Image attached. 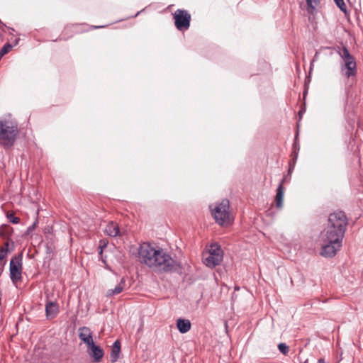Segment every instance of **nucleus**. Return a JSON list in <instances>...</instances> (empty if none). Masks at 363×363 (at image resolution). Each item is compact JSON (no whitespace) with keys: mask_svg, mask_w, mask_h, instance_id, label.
Instances as JSON below:
<instances>
[{"mask_svg":"<svg viewBox=\"0 0 363 363\" xmlns=\"http://www.w3.org/2000/svg\"><path fill=\"white\" fill-rule=\"evenodd\" d=\"M339 55L342 61L340 62V71L342 74L350 78L357 75V63L354 56L349 52L346 46H337L334 48Z\"/></svg>","mask_w":363,"mask_h":363,"instance_id":"3","label":"nucleus"},{"mask_svg":"<svg viewBox=\"0 0 363 363\" xmlns=\"http://www.w3.org/2000/svg\"><path fill=\"white\" fill-rule=\"evenodd\" d=\"M278 349H279V352L283 354H288V352L289 351V346L286 343H284V342H281L278 345Z\"/></svg>","mask_w":363,"mask_h":363,"instance_id":"21","label":"nucleus"},{"mask_svg":"<svg viewBox=\"0 0 363 363\" xmlns=\"http://www.w3.org/2000/svg\"><path fill=\"white\" fill-rule=\"evenodd\" d=\"M105 26H92V29H97V28H104Z\"/></svg>","mask_w":363,"mask_h":363,"instance_id":"29","label":"nucleus"},{"mask_svg":"<svg viewBox=\"0 0 363 363\" xmlns=\"http://www.w3.org/2000/svg\"><path fill=\"white\" fill-rule=\"evenodd\" d=\"M46 252L47 253H51L52 252L51 246H50L48 244L46 245Z\"/></svg>","mask_w":363,"mask_h":363,"instance_id":"28","label":"nucleus"},{"mask_svg":"<svg viewBox=\"0 0 363 363\" xmlns=\"http://www.w3.org/2000/svg\"><path fill=\"white\" fill-rule=\"evenodd\" d=\"M140 262L160 272L182 274V264L174 259L164 250L154 247L148 242H143L138 248Z\"/></svg>","mask_w":363,"mask_h":363,"instance_id":"1","label":"nucleus"},{"mask_svg":"<svg viewBox=\"0 0 363 363\" xmlns=\"http://www.w3.org/2000/svg\"><path fill=\"white\" fill-rule=\"evenodd\" d=\"M144 11V9H142L141 11L137 12L134 16H133V17H136L138 16L140 13H142L143 11Z\"/></svg>","mask_w":363,"mask_h":363,"instance_id":"31","label":"nucleus"},{"mask_svg":"<svg viewBox=\"0 0 363 363\" xmlns=\"http://www.w3.org/2000/svg\"><path fill=\"white\" fill-rule=\"evenodd\" d=\"M5 25L0 21V38L3 36V33L5 31Z\"/></svg>","mask_w":363,"mask_h":363,"instance_id":"27","label":"nucleus"},{"mask_svg":"<svg viewBox=\"0 0 363 363\" xmlns=\"http://www.w3.org/2000/svg\"><path fill=\"white\" fill-rule=\"evenodd\" d=\"M348 224L345 213L337 211L328 216V223L325 230L324 237L326 240H332L335 243L342 242Z\"/></svg>","mask_w":363,"mask_h":363,"instance_id":"2","label":"nucleus"},{"mask_svg":"<svg viewBox=\"0 0 363 363\" xmlns=\"http://www.w3.org/2000/svg\"><path fill=\"white\" fill-rule=\"evenodd\" d=\"M38 223V219H36L35 221L30 226H29L28 228L27 233H29L30 232L33 230L35 229V226L37 225Z\"/></svg>","mask_w":363,"mask_h":363,"instance_id":"26","label":"nucleus"},{"mask_svg":"<svg viewBox=\"0 0 363 363\" xmlns=\"http://www.w3.org/2000/svg\"><path fill=\"white\" fill-rule=\"evenodd\" d=\"M13 48V45L9 43H6L0 50L1 55H5L7 54Z\"/></svg>","mask_w":363,"mask_h":363,"instance_id":"24","label":"nucleus"},{"mask_svg":"<svg viewBox=\"0 0 363 363\" xmlns=\"http://www.w3.org/2000/svg\"><path fill=\"white\" fill-rule=\"evenodd\" d=\"M285 181V178H283L277 189L275 196V201H276V206L278 208H281L283 207V199H284V182Z\"/></svg>","mask_w":363,"mask_h":363,"instance_id":"13","label":"nucleus"},{"mask_svg":"<svg viewBox=\"0 0 363 363\" xmlns=\"http://www.w3.org/2000/svg\"><path fill=\"white\" fill-rule=\"evenodd\" d=\"M174 25L177 30L182 31L188 30L190 27L191 15L184 9H177L173 14Z\"/></svg>","mask_w":363,"mask_h":363,"instance_id":"6","label":"nucleus"},{"mask_svg":"<svg viewBox=\"0 0 363 363\" xmlns=\"http://www.w3.org/2000/svg\"><path fill=\"white\" fill-rule=\"evenodd\" d=\"M319 1V0H306L307 11L309 13H313L315 11V6L318 4Z\"/></svg>","mask_w":363,"mask_h":363,"instance_id":"20","label":"nucleus"},{"mask_svg":"<svg viewBox=\"0 0 363 363\" xmlns=\"http://www.w3.org/2000/svg\"><path fill=\"white\" fill-rule=\"evenodd\" d=\"M121 353V342L119 340H116L112 347L110 354L111 363H115L118 359Z\"/></svg>","mask_w":363,"mask_h":363,"instance_id":"15","label":"nucleus"},{"mask_svg":"<svg viewBox=\"0 0 363 363\" xmlns=\"http://www.w3.org/2000/svg\"><path fill=\"white\" fill-rule=\"evenodd\" d=\"M223 250L217 245H212L209 250V255L205 259V264L211 268L219 265L223 260Z\"/></svg>","mask_w":363,"mask_h":363,"instance_id":"8","label":"nucleus"},{"mask_svg":"<svg viewBox=\"0 0 363 363\" xmlns=\"http://www.w3.org/2000/svg\"><path fill=\"white\" fill-rule=\"evenodd\" d=\"M9 242H6L4 244V247H3L2 248H8L9 249Z\"/></svg>","mask_w":363,"mask_h":363,"instance_id":"32","label":"nucleus"},{"mask_svg":"<svg viewBox=\"0 0 363 363\" xmlns=\"http://www.w3.org/2000/svg\"><path fill=\"white\" fill-rule=\"evenodd\" d=\"M229 208L230 202L228 199H223L214 208H211V214L218 224L224 225L230 223Z\"/></svg>","mask_w":363,"mask_h":363,"instance_id":"5","label":"nucleus"},{"mask_svg":"<svg viewBox=\"0 0 363 363\" xmlns=\"http://www.w3.org/2000/svg\"><path fill=\"white\" fill-rule=\"evenodd\" d=\"M18 127L12 122L0 120V144L5 149L11 147L16 140Z\"/></svg>","mask_w":363,"mask_h":363,"instance_id":"4","label":"nucleus"},{"mask_svg":"<svg viewBox=\"0 0 363 363\" xmlns=\"http://www.w3.org/2000/svg\"><path fill=\"white\" fill-rule=\"evenodd\" d=\"M325 244L322 246L320 255L325 257H333L337 252L340 250L342 247V242L338 241V243L333 242L332 240H326L323 238Z\"/></svg>","mask_w":363,"mask_h":363,"instance_id":"9","label":"nucleus"},{"mask_svg":"<svg viewBox=\"0 0 363 363\" xmlns=\"http://www.w3.org/2000/svg\"><path fill=\"white\" fill-rule=\"evenodd\" d=\"M235 290H239V287L235 286Z\"/></svg>","mask_w":363,"mask_h":363,"instance_id":"36","label":"nucleus"},{"mask_svg":"<svg viewBox=\"0 0 363 363\" xmlns=\"http://www.w3.org/2000/svg\"><path fill=\"white\" fill-rule=\"evenodd\" d=\"M106 247V245L104 244V245H100L99 247L101 248V250L99 252V254H102V252H103V248Z\"/></svg>","mask_w":363,"mask_h":363,"instance_id":"30","label":"nucleus"},{"mask_svg":"<svg viewBox=\"0 0 363 363\" xmlns=\"http://www.w3.org/2000/svg\"><path fill=\"white\" fill-rule=\"evenodd\" d=\"M177 328L180 333L184 334L190 330L191 323L189 320L179 318L177 320Z\"/></svg>","mask_w":363,"mask_h":363,"instance_id":"14","label":"nucleus"},{"mask_svg":"<svg viewBox=\"0 0 363 363\" xmlns=\"http://www.w3.org/2000/svg\"><path fill=\"white\" fill-rule=\"evenodd\" d=\"M59 313V306L57 302L48 301L45 304V314L48 319H52Z\"/></svg>","mask_w":363,"mask_h":363,"instance_id":"12","label":"nucleus"},{"mask_svg":"<svg viewBox=\"0 0 363 363\" xmlns=\"http://www.w3.org/2000/svg\"><path fill=\"white\" fill-rule=\"evenodd\" d=\"M6 217L13 224H18L20 223V218L16 217L13 213H8Z\"/></svg>","mask_w":363,"mask_h":363,"instance_id":"23","label":"nucleus"},{"mask_svg":"<svg viewBox=\"0 0 363 363\" xmlns=\"http://www.w3.org/2000/svg\"><path fill=\"white\" fill-rule=\"evenodd\" d=\"M87 352L94 362H100L104 356V350L94 343L87 346Z\"/></svg>","mask_w":363,"mask_h":363,"instance_id":"10","label":"nucleus"},{"mask_svg":"<svg viewBox=\"0 0 363 363\" xmlns=\"http://www.w3.org/2000/svg\"><path fill=\"white\" fill-rule=\"evenodd\" d=\"M79 338L86 346L94 343L92 332L88 327L82 326L79 328Z\"/></svg>","mask_w":363,"mask_h":363,"instance_id":"11","label":"nucleus"},{"mask_svg":"<svg viewBox=\"0 0 363 363\" xmlns=\"http://www.w3.org/2000/svg\"><path fill=\"white\" fill-rule=\"evenodd\" d=\"M22 258L23 255L22 253H20L13 257L10 261V279L13 283H16L22 279Z\"/></svg>","mask_w":363,"mask_h":363,"instance_id":"7","label":"nucleus"},{"mask_svg":"<svg viewBox=\"0 0 363 363\" xmlns=\"http://www.w3.org/2000/svg\"><path fill=\"white\" fill-rule=\"evenodd\" d=\"M18 41H19V39H16V40H15V45H17V44L18 43Z\"/></svg>","mask_w":363,"mask_h":363,"instance_id":"35","label":"nucleus"},{"mask_svg":"<svg viewBox=\"0 0 363 363\" xmlns=\"http://www.w3.org/2000/svg\"><path fill=\"white\" fill-rule=\"evenodd\" d=\"M9 252L10 251L8 248H1L0 249V261L3 260Z\"/></svg>","mask_w":363,"mask_h":363,"instance_id":"25","label":"nucleus"},{"mask_svg":"<svg viewBox=\"0 0 363 363\" xmlns=\"http://www.w3.org/2000/svg\"><path fill=\"white\" fill-rule=\"evenodd\" d=\"M106 256H105L104 257H102V258H101V261H102L104 263H105V264L106 263Z\"/></svg>","mask_w":363,"mask_h":363,"instance_id":"33","label":"nucleus"},{"mask_svg":"<svg viewBox=\"0 0 363 363\" xmlns=\"http://www.w3.org/2000/svg\"><path fill=\"white\" fill-rule=\"evenodd\" d=\"M125 286V279L124 278H122L120 283L114 287V289H109L106 292L107 296H113L116 294H120L123 291Z\"/></svg>","mask_w":363,"mask_h":363,"instance_id":"16","label":"nucleus"},{"mask_svg":"<svg viewBox=\"0 0 363 363\" xmlns=\"http://www.w3.org/2000/svg\"><path fill=\"white\" fill-rule=\"evenodd\" d=\"M337 6L340 9L343 13L347 12V6L344 2V0H333Z\"/></svg>","mask_w":363,"mask_h":363,"instance_id":"22","label":"nucleus"},{"mask_svg":"<svg viewBox=\"0 0 363 363\" xmlns=\"http://www.w3.org/2000/svg\"><path fill=\"white\" fill-rule=\"evenodd\" d=\"M303 113V111L301 110L299 111L298 114L300 116V118L301 117V114Z\"/></svg>","mask_w":363,"mask_h":363,"instance_id":"34","label":"nucleus"},{"mask_svg":"<svg viewBox=\"0 0 363 363\" xmlns=\"http://www.w3.org/2000/svg\"><path fill=\"white\" fill-rule=\"evenodd\" d=\"M300 149V145L298 143V132L296 133L295 135V138L293 143V154L294 155V158L293 160L294 164L296 163L297 157H298V152Z\"/></svg>","mask_w":363,"mask_h":363,"instance_id":"18","label":"nucleus"},{"mask_svg":"<svg viewBox=\"0 0 363 363\" xmlns=\"http://www.w3.org/2000/svg\"><path fill=\"white\" fill-rule=\"evenodd\" d=\"M105 231L107 235L116 237L119 235L120 229L117 225L111 223L106 226Z\"/></svg>","mask_w":363,"mask_h":363,"instance_id":"17","label":"nucleus"},{"mask_svg":"<svg viewBox=\"0 0 363 363\" xmlns=\"http://www.w3.org/2000/svg\"><path fill=\"white\" fill-rule=\"evenodd\" d=\"M335 48H333V47H321L320 49L317 50L315 51V53L313 56V60H311V64H310V72L311 71L312 68H313V64L315 61L318 60L319 59V55L321 52L322 50H333Z\"/></svg>","mask_w":363,"mask_h":363,"instance_id":"19","label":"nucleus"}]
</instances>
